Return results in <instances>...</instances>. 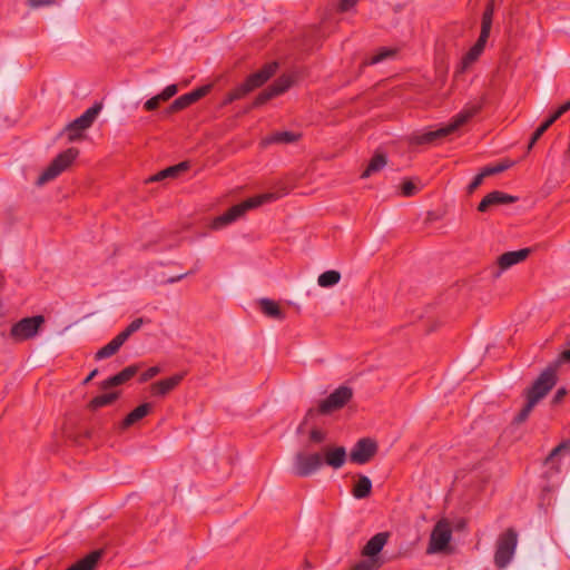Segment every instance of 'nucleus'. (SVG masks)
Wrapping results in <instances>:
<instances>
[{"label": "nucleus", "instance_id": "nucleus-1", "mask_svg": "<svg viewBox=\"0 0 570 570\" xmlns=\"http://www.w3.org/2000/svg\"><path fill=\"white\" fill-rule=\"evenodd\" d=\"M347 453L344 446L325 445L318 452H301L293 460V472L306 478L316 473L323 465L334 470L341 469L346 462Z\"/></svg>", "mask_w": 570, "mask_h": 570}, {"label": "nucleus", "instance_id": "nucleus-2", "mask_svg": "<svg viewBox=\"0 0 570 570\" xmlns=\"http://www.w3.org/2000/svg\"><path fill=\"white\" fill-rule=\"evenodd\" d=\"M283 196V189H278L276 191H268L264 194H259L248 199L232 206L224 214L217 216L213 223L212 228L220 229L240 218L247 210L259 207L263 204L271 203L275 199H278Z\"/></svg>", "mask_w": 570, "mask_h": 570}, {"label": "nucleus", "instance_id": "nucleus-3", "mask_svg": "<svg viewBox=\"0 0 570 570\" xmlns=\"http://www.w3.org/2000/svg\"><path fill=\"white\" fill-rule=\"evenodd\" d=\"M481 110V105H473L465 109H463L461 112H459L450 124L440 127L435 130H429L425 132H416L413 134L410 137V142L412 145H429L433 144L436 140H440L452 132H454L456 129H459L462 125H464L469 119H471L473 116H475Z\"/></svg>", "mask_w": 570, "mask_h": 570}, {"label": "nucleus", "instance_id": "nucleus-4", "mask_svg": "<svg viewBox=\"0 0 570 570\" xmlns=\"http://www.w3.org/2000/svg\"><path fill=\"white\" fill-rule=\"evenodd\" d=\"M78 155V149L73 147L60 153L38 177L37 185L42 186L57 178L75 161Z\"/></svg>", "mask_w": 570, "mask_h": 570}, {"label": "nucleus", "instance_id": "nucleus-5", "mask_svg": "<svg viewBox=\"0 0 570 570\" xmlns=\"http://www.w3.org/2000/svg\"><path fill=\"white\" fill-rule=\"evenodd\" d=\"M518 544V533L514 529H508L499 535L494 553V563L498 568H505L512 560Z\"/></svg>", "mask_w": 570, "mask_h": 570}, {"label": "nucleus", "instance_id": "nucleus-6", "mask_svg": "<svg viewBox=\"0 0 570 570\" xmlns=\"http://www.w3.org/2000/svg\"><path fill=\"white\" fill-rule=\"evenodd\" d=\"M45 322L42 315L23 317L11 326L9 336L14 343L31 340L38 335Z\"/></svg>", "mask_w": 570, "mask_h": 570}, {"label": "nucleus", "instance_id": "nucleus-7", "mask_svg": "<svg viewBox=\"0 0 570 570\" xmlns=\"http://www.w3.org/2000/svg\"><path fill=\"white\" fill-rule=\"evenodd\" d=\"M557 383V367H547L534 381L531 387L525 392L527 399L538 404L556 385Z\"/></svg>", "mask_w": 570, "mask_h": 570}, {"label": "nucleus", "instance_id": "nucleus-8", "mask_svg": "<svg viewBox=\"0 0 570 570\" xmlns=\"http://www.w3.org/2000/svg\"><path fill=\"white\" fill-rule=\"evenodd\" d=\"M101 108V104H95L92 107L88 108L80 117L71 121L66 127V131L68 132V139L70 141H76L80 139L82 137V132L91 127V125L98 117Z\"/></svg>", "mask_w": 570, "mask_h": 570}, {"label": "nucleus", "instance_id": "nucleus-9", "mask_svg": "<svg viewBox=\"0 0 570 570\" xmlns=\"http://www.w3.org/2000/svg\"><path fill=\"white\" fill-rule=\"evenodd\" d=\"M353 397V390L342 385L334 390L326 399L318 404V412L327 415L341 410Z\"/></svg>", "mask_w": 570, "mask_h": 570}, {"label": "nucleus", "instance_id": "nucleus-10", "mask_svg": "<svg viewBox=\"0 0 570 570\" xmlns=\"http://www.w3.org/2000/svg\"><path fill=\"white\" fill-rule=\"evenodd\" d=\"M452 538V529L451 524L448 520H440L433 528L430 542L428 546V553H439L444 551Z\"/></svg>", "mask_w": 570, "mask_h": 570}, {"label": "nucleus", "instance_id": "nucleus-11", "mask_svg": "<svg viewBox=\"0 0 570 570\" xmlns=\"http://www.w3.org/2000/svg\"><path fill=\"white\" fill-rule=\"evenodd\" d=\"M377 452V444L370 438L358 440L350 452V460L356 464L367 463Z\"/></svg>", "mask_w": 570, "mask_h": 570}, {"label": "nucleus", "instance_id": "nucleus-12", "mask_svg": "<svg viewBox=\"0 0 570 570\" xmlns=\"http://www.w3.org/2000/svg\"><path fill=\"white\" fill-rule=\"evenodd\" d=\"M530 249L529 248H522V249H519V250H512V252H507V253H503L502 255H500L498 257V268L497 271L493 273V276L494 277H500V275L502 274V272L509 269L510 267L525 261L528 258V256L530 255Z\"/></svg>", "mask_w": 570, "mask_h": 570}, {"label": "nucleus", "instance_id": "nucleus-13", "mask_svg": "<svg viewBox=\"0 0 570 570\" xmlns=\"http://www.w3.org/2000/svg\"><path fill=\"white\" fill-rule=\"evenodd\" d=\"M212 85H205L188 94L178 97L170 105V111H178L189 107L190 105L195 104L196 101L208 95L212 90Z\"/></svg>", "mask_w": 570, "mask_h": 570}, {"label": "nucleus", "instance_id": "nucleus-14", "mask_svg": "<svg viewBox=\"0 0 570 570\" xmlns=\"http://www.w3.org/2000/svg\"><path fill=\"white\" fill-rule=\"evenodd\" d=\"M518 200V197L511 196L500 190L489 193L479 204L478 210L485 213L489 208L497 205L512 204Z\"/></svg>", "mask_w": 570, "mask_h": 570}, {"label": "nucleus", "instance_id": "nucleus-15", "mask_svg": "<svg viewBox=\"0 0 570 570\" xmlns=\"http://www.w3.org/2000/svg\"><path fill=\"white\" fill-rule=\"evenodd\" d=\"M185 374L178 373L164 380L157 381L150 385V393L154 396H165L175 390L184 380Z\"/></svg>", "mask_w": 570, "mask_h": 570}, {"label": "nucleus", "instance_id": "nucleus-16", "mask_svg": "<svg viewBox=\"0 0 570 570\" xmlns=\"http://www.w3.org/2000/svg\"><path fill=\"white\" fill-rule=\"evenodd\" d=\"M277 62L266 63L261 70L249 75L246 78V82L254 90L263 86L271 77H273L277 69Z\"/></svg>", "mask_w": 570, "mask_h": 570}, {"label": "nucleus", "instance_id": "nucleus-17", "mask_svg": "<svg viewBox=\"0 0 570 570\" xmlns=\"http://www.w3.org/2000/svg\"><path fill=\"white\" fill-rule=\"evenodd\" d=\"M139 366L138 365H129L125 367L122 371L117 373L116 375L109 377L108 380L104 381L102 389L108 390L114 386L121 385L132 379L138 373Z\"/></svg>", "mask_w": 570, "mask_h": 570}, {"label": "nucleus", "instance_id": "nucleus-18", "mask_svg": "<svg viewBox=\"0 0 570 570\" xmlns=\"http://www.w3.org/2000/svg\"><path fill=\"white\" fill-rule=\"evenodd\" d=\"M389 534L379 532L373 535L363 548V554L366 557H375L379 554L387 542Z\"/></svg>", "mask_w": 570, "mask_h": 570}, {"label": "nucleus", "instance_id": "nucleus-19", "mask_svg": "<svg viewBox=\"0 0 570 570\" xmlns=\"http://www.w3.org/2000/svg\"><path fill=\"white\" fill-rule=\"evenodd\" d=\"M493 14H494V2L490 1L487 4L484 12L482 14L481 32H480V36L478 39L479 42H482L484 45L487 43L489 36H490L491 27H492Z\"/></svg>", "mask_w": 570, "mask_h": 570}, {"label": "nucleus", "instance_id": "nucleus-20", "mask_svg": "<svg viewBox=\"0 0 570 570\" xmlns=\"http://www.w3.org/2000/svg\"><path fill=\"white\" fill-rule=\"evenodd\" d=\"M493 14H494V2L490 1L487 4L484 12L482 14L481 32H480V36L478 39L479 42H482L484 45L487 43L489 36H490L491 27H492Z\"/></svg>", "mask_w": 570, "mask_h": 570}, {"label": "nucleus", "instance_id": "nucleus-21", "mask_svg": "<svg viewBox=\"0 0 570 570\" xmlns=\"http://www.w3.org/2000/svg\"><path fill=\"white\" fill-rule=\"evenodd\" d=\"M151 411V404L150 403H142L136 409H134L130 413L127 414V416L121 422V429L126 430L134 425L135 423L142 420L145 416H147Z\"/></svg>", "mask_w": 570, "mask_h": 570}, {"label": "nucleus", "instance_id": "nucleus-22", "mask_svg": "<svg viewBox=\"0 0 570 570\" xmlns=\"http://www.w3.org/2000/svg\"><path fill=\"white\" fill-rule=\"evenodd\" d=\"M256 305L265 316L273 320L282 318V308L275 301L269 298H261L256 302Z\"/></svg>", "mask_w": 570, "mask_h": 570}, {"label": "nucleus", "instance_id": "nucleus-23", "mask_svg": "<svg viewBox=\"0 0 570 570\" xmlns=\"http://www.w3.org/2000/svg\"><path fill=\"white\" fill-rule=\"evenodd\" d=\"M188 167H189L188 163H186V161L179 163L175 166L167 167L164 170H160L156 175L151 176L149 178V181H160L166 178H176L181 173L186 171L188 169Z\"/></svg>", "mask_w": 570, "mask_h": 570}, {"label": "nucleus", "instance_id": "nucleus-24", "mask_svg": "<svg viewBox=\"0 0 570 570\" xmlns=\"http://www.w3.org/2000/svg\"><path fill=\"white\" fill-rule=\"evenodd\" d=\"M102 556V551L96 550L87 554L85 558L80 559L67 570H95L98 561Z\"/></svg>", "mask_w": 570, "mask_h": 570}, {"label": "nucleus", "instance_id": "nucleus-25", "mask_svg": "<svg viewBox=\"0 0 570 570\" xmlns=\"http://www.w3.org/2000/svg\"><path fill=\"white\" fill-rule=\"evenodd\" d=\"M284 90H285V80H284V77L281 76L274 86L267 88L266 90H264L256 97L255 105L258 106V105L265 104L269 99L282 94Z\"/></svg>", "mask_w": 570, "mask_h": 570}, {"label": "nucleus", "instance_id": "nucleus-26", "mask_svg": "<svg viewBox=\"0 0 570 570\" xmlns=\"http://www.w3.org/2000/svg\"><path fill=\"white\" fill-rule=\"evenodd\" d=\"M124 343H125V341L122 340V337L119 334L116 335L107 345L101 347L96 353V360H104V358L111 357L119 351V348L124 345Z\"/></svg>", "mask_w": 570, "mask_h": 570}, {"label": "nucleus", "instance_id": "nucleus-27", "mask_svg": "<svg viewBox=\"0 0 570 570\" xmlns=\"http://www.w3.org/2000/svg\"><path fill=\"white\" fill-rule=\"evenodd\" d=\"M485 45L476 41L474 46L463 56L460 71L464 72L472 63H474L484 50Z\"/></svg>", "mask_w": 570, "mask_h": 570}, {"label": "nucleus", "instance_id": "nucleus-28", "mask_svg": "<svg viewBox=\"0 0 570 570\" xmlns=\"http://www.w3.org/2000/svg\"><path fill=\"white\" fill-rule=\"evenodd\" d=\"M372 492V481L366 475H360L357 481L355 482L352 494L356 499H365Z\"/></svg>", "mask_w": 570, "mask_h": 570}, {"label": "nucleus", "instance_id": "nucleus-29", "mask_svg": "<svg viewBox=\"0 0 570 570\" xmlns=\"http://www.w3.org/2000/svg\"><path fill=\"white\" fill-rule=\"evenodd\" d=\"M119 394L120 393L118 391L104 392V393L95 396L90 401L89 407L91 410H97V409L107 406V405L111 404L112 402H115L119 397Z\"/></svg>", "mask_w": 570, "mask_h": 570}, {"label": "nucleus", "instance_id": "nucleus-30", "mask_svg": "<svg viewBox=\"0 0 570 570\" xmlns=\"http://www.w3.org/2000/svg\"><path fill=\"white\" fill-rule=\"evenodd\" d=\"M386 157L382 154H375L372 159L370 160L367 167L365 168V170L362 173L361 177L362 178H368L371 177L372 175L379 173L380 170H382L385 165H386Z\"/></svg>", "mask_w": 570, "mask_h": 570}, {"label": "nucleus", "instance_id": "nucleus-31", "mask_svg": "<svg viewBox=\"0 0 570 570\" xmlns=\"http://www.w3.org/2000/svg\"><path fill=\"white\" fill-rule=\"evenodd\" d=\"M341 281V274L337 271L331 269L322 273L317 278V284L321 287H332Z\"/></svg>", "mask_w": 570, "mask_h": 570}, {"label": "nucleus", "instance_id": "nucleus-32", "mask_svg": "<svg viewBox=\"0 0 570 570\" xmlns=\"http://www.w3.org/2000/svg\"><path fill=\"white\" fill-rule=\"evenodd\" d=\"M144 324L141 317L135 318L124 331L119 333L122 340L126 342L134 333L140 330Z\"/></svg>", "mask_w": 570, "mask_h": 570}, {"label": "nucleus", "instance_id": "nucleus-33", "mask_svg": "<svg viewBox=\"0 0 570 570\" xmlns=\"http://www.w3.org/2000/svg\"><path fill=\"white\" fill-rule=\"evenodd\" d=\"M511 165L512 164L509 161H503V163H499L494 166H487L482 169V171L488 177V176L500 174V173L507 170L508 168L511 167Z\"/></svg>", "mask_w": 570, "mask_h": 570}, {"label": "nucleus", "instance_id": "nucleus-34", "mask_svg": "<svg viewBox=\"0 0 570 570\" xmlns=\"http://www.w3.org/2000/svg\"><path fill=\"white\" fill-rule=\"evenodd\" d=\"M250 91H253V89L250 88V86L245 80L242 85L237 86L236 88H234L229 92L232 94V99L238 100V99L244 98Z\"/></svg>", "mask_w": 570, "mask_h": 570}, {"label": "nucleus", "instance_id": "nucleus-35", "mask_svg": "<svg viewBox=\"0 0 570 570\" xmlns=\"http://www.w3.org/2000/svg\"><path fill=\"white\" fill-rule=\"evenodd\" d=\"M537 404L527 399L525 405L522 407V410L518 413V415L514 417V422L522 423L524 422L528 416L530 415L531 411Z\"/></svg>", "mask_w": 570, "mask_h": 570}, {"label": "nucleus", "instance_id": "nucleus-36", "mask_svg": "<svg viewBox=\"0 0 570 570\" xmlns=\"http://www.w3.org/2000/svg\"><path fill=\"white\" fill-rule=\"evenodd\" d=\"M326 438L327 433L322 429L314 428L309 432V441L315 444L323 443Z\"/></svg>", "mask_w": 570, "mask_h": 570}, {"label": "nucleus", "instance_id": "nucleus-37", "mask_svg": "<svg viewBox=\"0 0 570 570\" xmlns=\"http://www.w3.org/2000/svg\"><path fill=\"white\" fill-rule=\"evenodd\" d=\"M485 177L487 176L481 170V173H479L468 186V194L474 193V190H476L482 185Z\"/></svg>", "mask_w": 570, "mask_h": 570}, {"label": "nucleus", "instance_id": "nucleus-38", "mask_svg": "<svg viewBox=\"0 0 570 570\" xmlns=\"http://www.w3.org/2000/svg\"><path fill=\"white\" fill-rule=\"evenodd\" d=\"M394 52L392 50H389V49H381L376 55H374L371 60H370V65H375V63H379L381 61H383L384 59H386L387 57L392 56Z\"/></svg>", "mask_w": 570, "mask_h": 570}, {"label": "nucleus", "instance_id": "nucleus-39", "mask_svg": "<svg viewBox=\"0 0 570 570\" xmlns=\"http://www.w3.org/2000/svg\"><path fill=\"white\" fill-rule=\"evenodd\" d=\"M177 85H169L159 94V98H161L164 101H167L168 99L174 97L177 94Z\"/></svg>", "mask_w": 570, "mask_h": 570}, {"label": "nucleus", "instance_id": "nucleus-40", "mask_svg": "<svg viewBox=\"0 0 570 570\" xmlns=\"http://www.w3.org/2000/svg\"><path fill=\"white\" fill-rule=\"evenodd\" d=\"M160 373V367L151 366L140 375V382H147Z\"/></svg>", "mask_w": 570, "mask_h": 570}, {"label": "nucleus", "instance_id": "nucleus-41", "mask_svg": "<svg viewBox=\"0 0 570 570\" xmlns=\"http://www.w3.org/2000/svg\"><path fill=\"white\" fill-rule=\"evenodd\" d=\"M164 101L161 98H159V95L148 99L145 105H144V108L147 110V111H153V110H156L160 102Z\"/></svg>", "mask_w": 570, "mask_h": 570}, {"label": "nucleus", "instance_id": "nucleus-42", "mask_svg": "<svg viewBox=\"0 0 570 570\" xmlns=\"http://www.w3.org/2000/svg\"><path fill=\"white\" fill-rule=\"evenodd\" d=\"M27 3L32 9H38L40 7L53 6L56 4L55 0H27Z\"/></svg>", "mask_w": 570, "mask_h": 570}, {"label": "nucleus", "instance_id": "nucleus-43", "mask_svg": "<svg viewBox=\"0 0 570 570\" xmlns=\"http://www.w3.org/2000/svg\"><path fill=\"white\" fill-rule=\"evenodd\" d=\"M401 190L403 196L410 197L416 193V186L412 181H404Z\"/></svg>", "mask_w": 570, "mask_h": 570}, {"label": "nucleus", "instance_id": "nucleus-44", "mask_svg": "<svg viewBox=\"0 0 570 570\" xmlns=\"http://www.w3.org/2000/svg\"><path fill=\"white\" fill-rule=\"evenodd\" d=\"M568 448V443L563 442L561 444H559L558 446H556L549 454V456L547 458V463L548 462H553V460L561 453V451H563L564 449Z\"/></svg>", "mask_w": 570, "mask_h": 570}, {"label": "nucleus", "instance_id": "nucleus-45", "mask_svg": "<svg viewBox=\"0 0 570 570\" xmlns=\"http://www.w3.org/2000/svg\"><path fill=\"white\" fill-rule=\"evenodd\" d=\"M375 567V562L373 560L361 561L355 564L351 570H372Z\"/></svg>", "mask_w": 570, "mask_h": 570}, {"label": "nucleus", "instance_id": "nucleus-46", "mask_svg": "<svg viewBox=\"0 0 570 570\" xmlns=\"http://www.w3.org/2000/svg\"><path fill=\"white\" fill-rule=\"evenodd\" d=\"M554 122L551 118H548L546 121H543L538 128V134H544Z\"/></svg>", "mask_w": 570, "mask_h": 570}, {"label": "nucleus", "instance_id": "nucleus-47", "mask_svg": "<svg viewBox=\"0 0 570 570\" xmlns=\"http://www.w3.org/2000/svg\"><path fill=\"white\" fill-rule=\"evenodd\" d=\"M357 0H341V10L345 11L353 7Z\"/></svg>", "mask_w": 570, "mask_h": 570}, {"label": "nucleus", "instance_id": "nucleus-48", "mask_svg": "<svg viewBox=\"0 0 570 570\" xmlns=\"http://www.w3.org/2000/svg\"><path fill=\"white\" fill-rule=\"evenodd\" d=\"M558 363H570V350L563 351L560 354Z\"/></svg>", "mask_w": 570, "mask_h": 570}, {"label": "nucleus", "instance_id": "nucleus-49", "mask_svg": "<svg viewBox=\"0 0 570 570\" xmlns=\"http://www.w3.org/2000/svg\"><path fill=\"white\" fill-rule=\"evenodd\" d=\"M541 136L542 134H538V130L535 129L529 141L528 149H531L535 145V142L541 138Z\"/></svg>", "mask_w": 570, "mask_h": 570}, {"label": "nucleus", "instance_id": "nucleus-50", "mask_svg": "<svg viewBox=\"0 0 570 570\" xmlns=\"http://www.w3.org/2000/svg\"><path fill=\"white\" fill-rule=\"evenodd\" d=\"M564 395H566V390L559 389L557 391V393L554 394L553 403H559L563 399Z\"/></svg>", "mask_w": 570, "mask_h": 570}, {"label": "nucleus", "instance_id": "nucleus-51", "mask_svg": "<svg viewBox=\"0 0 570 570\" xmlns=\"http://www.w3.org/2000/svg\"><path fill=\"white\" fill-rule=\"evenodd\" d=\"M301 137V134L289 132L287 131V144L298 140Z\"/></svg>", "mask_w": 570, "mask_h": 570}, {"label": "nucleus", "instance_id": "nucleus-52", "mask_svg": "<svg viewBox=\"0 0 570 570\" xmlns=\"http://www.w3.org/2000/svg\"><path fill=\"white\" fill-rule=\"evenodd\" d=\"M296 77H294L292 73L289 75L287 72V80H286V83H287V88H289L293 83L296 82Z\"/></svg>", "mask_w": 570, "mask_h": 570}, {"label": "nucleus", "instance_id": "nucleus-53", "mask_svg": "<svg viewBox=\"0 0 570 570\" xmlns=\"http://www.w3.org/2000/svg\"><path fill=\"white\" fill-rule=\"evenodd\" d=\"M563 114L558 108L549 118L552 119L553 122H556Z\"/></svg>", "mask_w": 570, "mask_h": 570}, {"label": "nucleus", "instance_id": "nucleus-54", "mask_svg": "<svg viewBox=\"0 0 570 570\" xmlns=\"http://www.w3.org/2000/svg\"><path fill=\"white\" fill-rule=\"evenodd\" d=\"M189 273H185V274H180L178 276H175V277H171L168 279V283H175V282H178L180 279H183L185 276H187Z\"/></svg>", "mask_w": 570, "mask_h": 570}, {"label": "nucleus", "instance_id": "nucleus-55", "mask_svg": "<svg viewBox=\"0 0 570 570\" xmlns=\"http://www.w3.org/2000/svg\"><path fill=\"white\" fill-rule=\"evenodd\" d=\"M236 99H232V94L228 92L224 99V105H228V104H232L233 101H235Z\"/></svg>", "mask_w": 570, "mask_h": 570}, {"label": "nucleus", "instance_id": "nucleus-56", "mask_svg": "<svg viewBox=\"0 0 570 570\" xmlns=\"http://www.w3.org/2000/svg\"><path fill=\"white\" fill-rule=\"evenodd\" d=\"M559 109H560V111H561L562 114H566L567 111H569V110H570V109H569V106H568L566 102H564L563 105H561V106L559 107Z\"/></svg>", "mask_w": 570, "mask_h": 570}, {"label": "nucleus", "instance_id": "nucleus-57", "mask_svg": "<svg viewBox=\"0 0 570 570\" xmlns=\"http://www.w3.org/2000/svg\"><path fill=\"white\" fill-rule=\"evenodd\" d=\"M276 140L277 141H284L285 140V132H278L276 135Z\"/></svg>", "mask_w": 570, "mask_h": 570}, {"label": "nucleus", "instance_id": "nucleus-58", "mask_svg": "<svg viewBox=\"0 0 570 570\" xmlns=\"http://www.w3.org/2000/svg\"><path fill=\"white\" fill-rule=\"evenodd\" d=\"M97 371L95 370L94 372H91L89 374V376L86 379V382L90 381L95 375H96Z\"/></svg>", "mask_w": 570, "mask_h": 570}, {"label": "nucleus", "instance_id": "nucleus-59", "mask_svg": "<svg viewBox=\"0 0 570 570\" xmlns=\"http://www.w3.org/2000/svg\"><path fill=\"white\" fill-rule=\"evenodd\" d=\"M311 568H312L311 563L308 561H306L305 562V570L311 569Z\"/></svg>", "mask_w": 570, "mask_h": 570}, {"label": "nucleus", "instance_id": "nucleus-60", "mask_svg": "<svg viewBox=\"0 0 570 570\" xmlns=\"http://www.w3.org/2000/svg\"><path fill=\"white\" fill-rule=\"evenodd\" d=\"M567 344L570 345V335L568 336Z\"/></svg>", "mask_w": 570, "mask_h": 570}, {"label": "nucleus", "instance_id": "nucleus-61", "mask_svg": "<svg viewBox=\"0 0 570 570\" xmlns=\"http://www.w3.org/2000/svg\"><path fill=\"white\" fill-rule=\"evenodd\" d=\"M566 104L569 106V109H570V99Z\"/></svg>", "mask_w": 570, "mask_h": 570}]
</instances>
